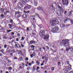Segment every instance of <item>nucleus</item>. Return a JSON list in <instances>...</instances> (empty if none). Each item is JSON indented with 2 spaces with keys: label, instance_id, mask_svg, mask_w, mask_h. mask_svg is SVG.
<instances>
[{
  "label": "nucleus",
  "instance_id": "14",
  "mask_svg": "<svg viewBox=\"0 0 73 73\" xmlns=\"http://www.w3.org/2000/svg\"><path fill=\"white\" fill-rule=\"evenodd\" d=\"M61 13H62L61 12V11L59 13H57V14L58 15V16H62Z\"/></svg>",
  "mask_w": 73,
  "mask_h": 73
},
{
  "label": "nucleus",
  "instance_id": "48",
  "mask_svg": "<svg viewBox=\"0 0 73 73\" xmlns=\"http://www.w3.org/2000/svg\"><path fill=\"white\" fill-rule=\"evenodd\" d=\"M15 46H16V47H17V46H18L17 45V44H15Z\"/></svg>",
  "mask_w": 73,
  "mask_h": 73
},
{
  "label": "nucleus",
  "instance_id": "7",
  "mask_svg": "<svg viewBox=\"0 0 73 73\" xmlns=\"http://www.w3.org/2000/svg\"><path fill=\"white\" fill-rule=\"evenodd\" d=\"M70 69H71V68H69V67H68L64 71L65 73H67L68 72H69L70 70Z\"/></svg>",
  "mask_w": 73,
  "mask_h": 73
},
{
  "label": "nucleus",
  "instance_id": "33",
  "mask_svg": "<svg viewBox=\"0 0 73 73\" xmlns=\"http://www.w3.org/2000/svg\"><path fill=\"white\" fill-rule=\"evenodd\" d=\"M10 23H13V20L12 19H11L10 21Z\"/></svg>",
  "mask_w": 73,
  "mask_h": 73
},
{
  "label": "nucleus",
  "instance_id": "11",
  "mask_svg": "<svg viewBox=\"0 0 73 73\" xmlns=\"http://www.w3.org/2000/svg\"><path fill=\"white\" fill-rule=\"evenodd\" d=\"M34 6H37V1L36 0H34Z\"/></svg>",
  "mask_w": 73,
  "mask_h": 73
},
{
  "label": "nucleus",
  "instance_id": "15",
  "mask_svg": "<svg viewBox=\"0 0 73 73\" xmlns=\"http://www.w3.org/2000/svg\"><path fill=\"white\" fill-rule=\"evenodd\" d=\"M36 41L33 40H31L30 42V43L31 44H35V43H36Z\"/></svg>",
  "mask_w": 73,
  "mask_h": 73
},
{
  "label": "nucleus",
  "instance_id": "16",
  "mask_svg": "<svg viewBox=\"0 0 73 73\" xmlns=\"http://www.w3.org/2000/svg\"><path fill=\"white\" fill-rule=\"evenodd\" d=\"M0 11L2 13H4V10L3 8H1Z\"/></svg>",
  "mask_w": 73,
  "mask_h": 73
},
{
  "label": "nucleus",
  "instance_id": "58",
  "mask_svg": "<svg viewBox=\"0 0 73 73\" xmlns=\"http://www.w3.org/2000/svg\"><path fill=\"white\" fill-rule=\"evenodd\" d=\"M67 13V11H65V12H64V14H66V13Z\"/></svg>",
  "mask_w": 73,
  "mask_h": 73
},
{
  "label": "nucleus",
  "instance_id": "4",
  "mask_svg": "<svg viewBox=\"0 0 73 73\" xmlns=\"http://www.w3.org/2000/svg\"><path fill=\"white\" fill-rule=\"evenodd\" d=\"M26 5V6H25L23 9L24 10H25V11H27V10L30 9L31 7H32V6L31 5H29L27 4Z\"/></svg>",
  "mask_w": 73,
  "mask_h": 73
},
{
  "label": "nucleus",
  "instance_id": "51",
  "mask_svg": "<svg viewBox=\"0 0 73 73\" xmlns=\"http://www.w3.org/2000/svg\"><path fill=\"white\" fill-rule=\"evenodd\" d=\"M15 34V33H13V32H12L11 33V35H14Z\"/></svg>",
  "mask_w": 73,
  "mask_h": 73
},
{
  "label": "nucleus",
  "instance_id": "40",
  "mask_svg": "<svg viewBox=\"0 0 73 73\" xmlns=\"http://www.w3.org/2000/svg\"><path fill=\"white\" fill-rule=\"evenodd\" d=\"M39 69H40V67H37L36 69V70H37Z\"/></svg>",
  "mask_w": 73,
  "mask_h": 73
},
{
  "label": "nucleus",
  "instance_id": "19",
  "mask_svg": "<svg viewBox=\"0 0 73 73\" xmlns=\"http://www.w3.org/2000/svg\"><path fill=\"white\" fill-rule=\"evenodd\" d=\"M72 13H73V11H70V14H69V15H68V16H70V15H72Z\"/></svg>",
  "mask_w": 73,
  "mask_h": 73
},
{
  "label": "nucleus",
  "instance_id": "37",
  "mask_svg": "<svg viewBox=\"0 0 73 73\" xmlns=\"http://www.w3.org/2000/svg\"><path fill=\"white\" fill-rule=\"evenodd\" d=\"M8 69H9V70H12V68L11 67H9Z\"/></svg>",
  "mask_w": 73,
  "mask_h": 73
},
{
  "label": "nucleus",
  "instance_id": "6",
  "mask_svg": "<svg viewBox=\"0 0 73 73\" xmlns=\"http://www.w3.org/2000/svg\"><path fill=\"white\" fill-rule=\"evenodd\" d=\"M17 5L18 7L19 8H21L24 7V5L21 3H18V4Z\"/></svg>",
  "mask_w": 73,
  "mask_h": 73
},
{
  "label": "nucleus",
  "instance_id": "45",
  "mask_svg": "<svg viewBox=\"0 0 73 73\" xmlns=\"http://www.w3.org/2000/svg\"><path fill=\"white\" fill-rule=\"evenodd\" d=\"M3 38L4 39H7V37H6V36H4L3 37Z\"/></svg>",
  "mask_w": 73,
  "mask_h": 73
},
{
  "label": "nucleus",
  "instance_id": "21",
  "mask_svg": "<svg viewBox=\"0 0 73 73\" xmlns=\"http://www.w3.org/2000/svg\"><path fill=\"white\" fill-rule=\"evenodd\" d=\"M4 50L3 49H1L0 50V52H1L3 54H4Z\"/></svg>",
  "mask_w": 73,
  "mask_h": 73
},
{
  "label": "nucleus",
  "instance_id": "5",
  "mask_svg": "<svg viewBox=\"0 0 73 73\" xmlns=\"http://www.w3.org/2000/svg\"><path fill=\"white\" fill-rule=\"evenodd\" d=\"M63 5H65L66 4V5H68V0H62Z\"/></svg>",
  "mask_w": 73,
  "mask_h": 73
},
{
  "label": "nucleus",
  "instance_id": "25",
  "mask_svg": "<svg viewBox=\"0 0 73 73\" xmlns=\"http://www.w3.org/2000/svg\"><path fill=\"white\" fill-rule=\"evenodd\" d=\"M11 31H12V30H7L6 31L7 32H9V33L10 32H11Z\"/></svg>",
  "mask_w": 73,
  "mask_h": 73
},
{
  "label": "nucleus",
  "instance_id": "30",
  "mask_svg": "<svg viewBox=\"0 0 73 73\" xmlns=\"http://www.w3.org/2000/svg\"><path fill=\"white\" fill-rule=\"evenodd\" d=\"M36 63L37 64V65H39L40 63H39V62H38V61L36 62Z\"/></svg>",
  "mask_w": 73,
  "mask_h": 73
},
{
  "label": "nucleus",
  "instance_id": "60",
  "mask_svg": "<svg viewBox=\"0 0 73 73\" xmlns=\"http://www.w3.org/2000/svg\"><path fill=\"white\" fill-rule=\"evenodd\" d=\"M42 65H44V63H42L40 64V66H42Z\"/></svg>",
  "mask_w": 73,
  "mask_h": 73
},
{
  "label": "nucleus",
  "instance_id": "31",
  "mask_svg": "<svg viewBox=\"0 0 73 73\" xmlns=\"http://www.w3.org/2000/svg\"><path fill=\"white\" fill-rule=\"evenodd\" d=\"M4 15H5V16H6L7 14V13L6 12H5L4 13Z\"/></svg>",
  "mask_w": 73,
  "mask_h": 73
},
{
  "label": "nucleus",
  "instance_id": "29",
  "mask_svg": "<svg viewBox=\"0 0 73 73\" xmlns=\"http://www.w3.org/2000/svg\"><path fill=\"white\" fill-rule=\"evenodd\" d=\"M52 69H51V70H52V71H53V70H54V67H52Z\"/></svg>",
  "mask_w": 73,
  "mask_h": 73
},
{
  "label": "nucleus",
  "instance_id": "24",
  "mask_svg": "<svg viewBox=\"0 0 73 73\" xmlns=\"http://www.w3.org/2000/svg\"><path fill=\"white\" fill-rule=\"evenodd\" d=\"M19 13H20V12H18V11L16 12L15 13V15H16L19 14Z\"/></svg>",
  "mask_w": 73,
  "mask_h": 73
},
{
  "label": "nucleus",
  "instance_id": "2",
  "mask_svg": "<svg viewBox=\"0 0 73 73\" xmlns=\"http://www.w3.org/2000/svg\"><path fill=\"white\" fill-rule=\"evenodd\" d=\"M39 35H44V40L46 41H48L49 40V36L48 35V31L45 30H41L40 31V32L39 33Z\"/></svg>",
  "mask_w": 73,
  "mask_h": 73
},
{
  "label": "nucleus",
  "instance_id": "59",
  "mask_svg": "<svg viewBox=\"0 0 73 73\" xmlns=\"http://www.w3.org/2000/svg\"><path fill=\"white\" fill-rule=\"evenodd\" d=\"M16 41H19V38H17V39L16 40Z\"/></svg>",
  "mask_w": 73,
  "mask_h": 73
},
{
  "label": "nucleus",
  "instance_id": "53",
  "mask_svg": "<svg viewBox=\"0 0 73 73\" xmlns=\"http://www.w3.org/2000/svg\"><path fill=\"white\" fill-rule=\"evenodd\" d=\"M35 15H36V16H37L38 17H39V15H38V14L36 13V14Z\"/></svg>",
  "mask_w": 73,
  "mask_h": 73
},
{
  "label": "nucleus",
  "instance_id": "1",
  "mask_svg": "<svg viewBox=\"0 0 73 73\" xmlns=\"http://www.w3.org/2000/svg\"><path fill=\"white\" fill-rule=\"evenodd\" d=\"M58 21L57 19L56 20H51L50 21V23L51 24V26H52V29L51 32L53 33H56L58 31L59 28L57 26H55L56 24H57L58 23Z\"/></svg>",
  "mask_w": 73,
  "mask_h": 73
},
{
  "label": "nucleus",
  "instance_id": "17",
  "mask_svg": "<svg viewBox=\"0 0 73 73\" xmlns=\"http://www.w3.org/2000/svg\"><path fill=\"white\" fill-rule=\"evenodd\" d=\"M23 18H27V15L26 14H24L23 16Z\"/></svg>",
  "mask_w": 73,
  "mask_h": 73
},
{
  "label": "nucleus",
  "instance_id": "26",
  "mask_svg": "<svg viewBox=\"0 0 73 73\" xmlns=\"http://www.w3.org/2000/svg\"><path fill=\"white\" fill-rule=\"evenodd\" d=\"M21 54V50L19 51L18 54Z\"/></svg>",
  "mask_w": 73,
  "mask_h": 73
},
{
  "label": "nucleus",
  "instance_id": "62",
  "mask_svg": "<svg viewBox=\"0 0 73 73\" xmlns=\"http://www.w3.org/2000/svg\"><path fill=\"white\" fill-rule=\"evenodd\" d=\"M24 12L25 13H27V11H24Z\"/></svg>",
  "mask_w": 73,
  "mask_h": 73
},
{
  "label": "nucleus",
  "instance_id": "64",
  "mask_svg": "<svg viewBox=\"0 0 73 73\" xmlns=\"http://www.w3.org/2000/svg\"><path fill=\"white\" fill-rule=\"evenodd\" d=\"M17 36H18L19 37V36H20V34H19V33L17 34Z\"/></svg>",
  "mask_w": 73,
  "mask_h": 73
},
{
  "label": "nucleus",
  "instance_id": "55",
  "mask_svg": "<svg viewBox=\"0 0 73 73\" xmlns=\"http://www.w3.org/2000/svg\"><path fill=\"white\" fill-rule=\"evenodd\" d=\"M19 68L20 69H22V67H21V66H19Z\"/></svg>",
  "mask_w": 73,
  "mask_h": 73
},
{
  "label": "nucleus",
  "instance_id": "44",
  "mask_svg": "<svg viewBox=\"0 0 73 73\" xmlns=\"http://www.w3.org/2000/svg\"><path fill=\"white\" fill-rule=\"evenodd\" d=\"M48 45L50 46H51V43H48Z\"/></svg>",
  "mask_w": 73,
  "mask_h": 73
},
{
  "label": "nucleus",
  "instance_id": "9",
  "mask_svg": "<svg viewBox=\"0 0 73 73\" xmlns=\"http://www.w3.org/2000/svg\"><path fill=\"white\" fill-rule=\"evenodd\" d=\"M21 1L22 3H23V4H24V5H27V3L25 0H21Z\"/></svg>",
  "mask_w": 73,
  "mask_h": 73
},
{
  "label": "nucleus",
  "instance_id": "49",
  "mask_svg": "<svg viewBox=\"0 0 73 73\" xmlns=\"http://www.w3.org/2000/svg\"><path fill=\"white\" fill-rule=\"evenodd\" d=\"M7 61H8V62H9V63H11V61H9V60H7Z\"/></svg>",
  "mask_w": 73,
  "mask_h": 73
},
{
  "label": "nucleus",
  "instance_id": "23",
  "mask_svg": "<svg viewBox=\"0 0 73 73\" xmlns=\"http://www.w3.org/2000/svg\"><path fill=\"white\" fill-rule=\"evenodd\" d=\"M64 21H68V20H69V19L68 18H67V19H64Z\"/></svg>",
  "mask_w": 73,
  "mask_h": 73
},
{
  "label": "nucleus",
  "instance_id": "27",
  "mask_svg": "<svg viewBox=\"0 0 73 73\" xmlns=\"http://www.w3.org/2000/svg\"><path fill=\"white\" fill-rule=\"evenodd\" d=\"M10 52H11L10 50H9L7 51V53H10Z\"/></svg>",
  "mask_w": 73,
  "mask_h": 73
},
{
  "label": "nucleus",
  "instance_id": "61",
  "mask_svg": "<svg viewBox=\"0 0 73 73\" xmlns=\"http://www.w3.org/2000/svg\"><path fill=\"white\" fill-rule=\"evenodd\" d=\"M60 62H58V66H59V65H60Z\"/></svg>",
  "mask_w": 73,
  "mask_h": 73
},
{
  "label": "nucleus",
  "instance_id": "56",
  "mask_svg": "<svg viewBox=\"0 0 73 73\" xmlns=\"http://www.w3.org/2000/svg\"><path fill=\"white\" fill-rule=\"evenodd\" d=\"M6 12V13H10V12H9V11H7Z\"/></svg>",
  "mask_w": 73,
  "mask_h": 73
},
{
  "label": "nucleus",
  "instance_id": "52",
  "mask_svg": "<svg viewBox=\"0 0 73 73\" xmlns=\"http://www.w3.org/2000/svg\"><path fill=\"white\" fill-rule=\"evenodd\" d=\"M31 64H34V61H32Z\"/></svg>",
  "mask_w": 73,
  "mask_h": 73
},
{
  "label": "nucleus",
  "instance_id": "35",
  "mask_svg": "<svg viewBox=\"0 0 73 73\" xmlns=\"http://www.w3.org/2000/svg\"><path fill=\"white\" fill-rule=\"evenodd\" d=\"M27 70H31V67L30 66H29V68H27Z\"/></svg>",
  "mask_w": 73,
  "mask_h": 73
},
{
  "label": "nucleus",
  "instance_id": "38",
  "mask_svg": "<svg viewBox=\"0 0 73 73\" xmlns=\"http://www.w3.org/2000/svg\"><path fill=\"white\" fill-rule=\"evenodd\" d=\"M42 49H44V51H45V50H46V49H45V48L44 47H43L42 48Z\"/></svg>",
  "mask_w": 73,
  "mask_h": 73
},
{
  "label": "nucleus",
  "instance_id": "42",
  "mask_svg": "<svg viewBox=\"0 0 73 73\" xmlns=\"http://www.w3.org/2000/svg\"><path fill=\"white\" fill-rule=\"evenodd\" d=\"M46 48L48 50L49 49V47H48V46H46Z\"/></svg>",
  "mask_w": 73,
  "mask_h": 73
},
{
  "label": "nucleus",
  "instance_id": "47",
  "mask_svg": "<svg viewBox=\"0 0 73 73\" xmlns=\"http://www.w3.org/2000/svg\"><path fill=\"white\" fill-rule=\"evenodd\" d=\"M27 31H29V28L27 27Z\"/></svg>",
  "mask_w": 73,
  "mask_h": 73
},
{
  "label": "nucleus",
  "instance_id": "63",
  "mask_svg": "<svg viewBox=\"0 0 73 73\" xmlns=\"http://www.w3.org/2000/svg\"><path fill=\"white\" fill-rule=\"evenodd\" d=\"M14 60H17V57L14 58Z\"/></svg>",
  "mask_w": 73,
  "mask_h": 73
},
{
  "label": "nucleus",
  "instance_id": "39",
  "mask_svg": "<svg viewBox=\"0 0 73 73\" xmlns=\"http://www.w3.org/2000/svg\"><path fill=\"white\" fill-rule=\"evenodd\" d=\"M21 40H24V37H22Z\"/></svg>",
  "mask_w": 73,
  "mask_h": 73
},
{
  "label": "nucleus",
  "instance_id": "8",
  "mask_svg": "<svg viewBox=\"0 0 73 73\" xmlns=\"http://www.w3.org/2000/svg\"><path fill=\"white\" fill-rule=\"evenodd\" d=\"M66 48V51L67 52H68L69 51V50L70 49L71 50V52H73V46L71 47V48Z\"/></svg>",
  "mask_w": 73,
  "mask_h": 73
},
{
  "label": "nucleus",
  "instance_id": "43",
  "mask_svg": "<svg viewBox=\"0 0 73 73\" xmlns=\"http://www.w3.org/2000/svg\"><path fill=\"white\" fill-rule=\"evenodd\" d=\"M20 17H21V15H19L17 16V17L18 18Z\"/></svg>",
  "mask_w": 73,
  "mask_h": 73
},
{
  "label": "nucleus",
  "instance_id": "57",
  "mask_svg": "<svg viewBox=\"0 0 73 73\" xmlns=\"http://www.w3.org/2000/svg\"><path fill=\"white\" fill-rule=\"evenodd\" d=\"M45 57V56H43L42 57V59H44V58Z\"/></svg>",
  "mask_w": 73,
  "mask_h": 73
},
{
  "label": "nucleus",
  "instance_id": "28",
  "mask_svg": "<svg viewBox=\"0 0 73 73\" xmlns=\"http://www.w3.org/2000/svg\"><path fill=\"white\" fill-rule=\"evenodd\" d=\"M11 52H12V53H15V50H11Z\"/></svg>",
  "mask_w": 73,
  "mask_h": 73
},
{
  "label": "nucleus",
  "instance_id": "12",
  "mask_svg": "<svg viewBox=\"0 0 73 73\" xmlns=\"http://www.w3.org/2000/svg\"><path fill=\"white\" fill-rule=\"evenodd\" d=\"M43 8L41 7H39L37 8V9L38 11H40V10H42Z\"/></svg>",
  "mask_w": 73,
  "mask_h": 73
},
{
  "label": "nucleus",
  "instance_id": "46",
  "mask_svg": "<svg viewBox=\"0 0 73 73\" xmlns=\"http://www.w3.org/2000/svg\"><path fill=\"white\" fill-rule=\"evenodd\" d=\"M26 2V3H28L29 1H30V0H25Z\"/></svg>",
  "mask_w": 73,
  "mask_h": 73
},
{
  "label": "nucleus",
  "instance_id": "10",
  "mask_svg": "<svg viewBox=\"0 0 73 73\" xmlns=\"http://www.w3.org/2000/svg\"><path fill=\"white\" fill-rule=\"evenodd\" d=\"M57 7H58V8L60 9V10L61 11V12H62V13H63V12L64 11V9H62V8H61V7L59 5H58Z\"/></svg>",
  "mask_w": 73,
  "mask_h": 73
},
{
  "label": "nucleus",
  "instance_id": "41",
  "mask_svg": "<svg viewBox=\"0 0 73 73\" xmlns=\"http://www.w3.org/2000/svg\"><path fill=\"white\" fill-rule=\"evenodd\" d=\"M10 56H13V54L12 53H10Z\"/></svg>",
  "mask_w": 73,
  "mask_h": 73
},
{
  "label": "nucleus",
  "instance_id": "50",
  "mask_svg": "<svg viewBox=\"0 0 73 73\" xmlns=\"http://www.w3.org/2000/svg\"><path fill=\"white\" fill-rule=\"evenodd\" d=\"M25 60H26V61H28V58H25Z\"/></svg>",
  "mask_w": 73,
  "mask_h": 73
},
{
  "label": "nucleus",
  "instance_id": "20",
  "mask_svg": "<svg viewBox=\"0 0 73 73\" xmlns=\"http://www.w3.org/2000/svg\"><path fill=\"white\" fill-rule=\"evenodd\" d=\"M42 48L40 47L39 48V50L40 52H43V50H42Z\"/></svg>",
  "mask_w": 73,
  "mask_h": 73
},
{
  "label": "nucleus",
  "instance_id": "36",
  "mask_svg": "<svg viewBox=\"0 0 73 73\" xmlns=\"http://www.w3.org/2000/svg\"><path fill=\"white\" fill-rule=\"evenodd\" d=\"M39 26L41 28H42V25H39Z\"/></svg>",
  "mask_w": 73,
  "mask_h": 73
},
{
  "label": "nucleus",
  "instance_id": "3",
  "mask_svg": "<svg viewBox=\"0 0 73 73\" xmlns=\"http://www.w3.org/2000/svg\"><path fill=\"white\" fill-rule=\"evenodd\" d=\"M68 42H69V40L68 39H66L65 40H62V42H60V44H63L64 46H67L68 45Z\"/></svg>",
  "mask_w": 73,
  "mask_h": 73
},
{
  "label": "nucleus",
  "instance_id": "34",
  "mask_svg": "<svg viewBox=\"0 0 73 73\" xmlns=\"http://www.w3.org/2000/svg\"><path fill=\"white\" fill-rule=\"evenodd\" d=\"M7 45L6 44H5L4 45V48H7Z\"/></svg>",
  "mask_w": 73,
  "mask_h": 73
},
{
  "label": "nucleus",
  "instance_id": "18",
  "mask_svg": "<svg viewBox=\"0 0 73 73\" xmlns=\"http://www.w3.org/2000/svg\"><path fill=\"white\" fill-rule=\"evenodd\" d=\"M1 17H3V18H4V17H5V15L3 14H1Z\"/></svg>",
  "mask_w": 73,
  "mask_h": 73
},
{
  "label": "nucleus",
  "instance_id": "22",
  "mask_svg": "<svg viewBox=\"0 0 73 73\" xmlns=\"http://www.w3.org/2000/svg\"><path fill=\"white\" fill-rule=\"evenodd\" d=\"M21 46L22 47V48H23V47H24V46L23 44V42H21Z\"/></svg>",
  "mask_w": 73,
  "mask_h": 73
},
{
  "label": "nucleus",
  "instance_id": "13",
  "mask_svg": "<svg viewBox=\"0 0 73 73\" xmlns=\"http://www.w3.org/2000/svg\"><path fill=\"white\" fill-rule=\"evenodd\" d=\"M65 25L63 23H62L60 24V28H64L65 27Z\"/></svg>",
  "mask_w": 73,
  "mask_h": 73
},
{
  "label": "nucleus",
  "instance_id": "32",
  "mask_svg": "<svg viewBox=\"0 0 73 73\" xmlns=\"http://www.w3.org/2000/svg\"><path fill=\"white\" fill-rule=\"evenodd\" d=\"M70 21H71V24H73V20H70Z\"/></svg>",
  "mask_w": 73,
  "mask_h": 73
},
{
  "label": "nucleus",
  "instance_id": "54",
  "mask_svg": "<svg viewBox=\"0 0 73 73\" xmlns=\"http://www.w3.org/2000/svg\"><path fill=\"white\" fill-rule=\"evenodd\" d=\"M31 48H35V46H34L33 45H32Z\"/></svg>",
  "mask_w": 73,
  "mask_h": 73
}]
</instances>
